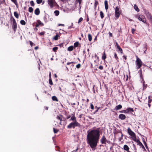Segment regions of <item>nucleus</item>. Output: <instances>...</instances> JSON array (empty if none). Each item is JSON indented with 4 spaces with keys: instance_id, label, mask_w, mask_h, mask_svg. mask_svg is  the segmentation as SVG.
<instances>
[{
    "instance_id": "c03bdc74",
    "label": "nucleus",
    "mask_w": 152,
    "mask_h": 152,
    "mask_svg": "<svg viewBox=\"0 0 152 152\" xmlns=\"http://www.w3.org/2000/svg\"><path fill=\"white\" fill-rule=\"evenodd\" d=\"M83 18L82 17H81L80 18L79 20H78V23H79L80 22H82L83 20Z\"/></svg>"
},
{
    "instance_id": "13d9d810",
    "label": "nucleus",
    "mask_w": 152,
    "mask_h": 152,
    "mask_svg": "<svg viewBox=\"0 0 152 152\" xmlns=\"http://www.w3.org/2000/svg\"><path fill=\"white\" fill-rule=\"evenodd\" d=\"M95 108H97V109L95 111V112H97L98 111V110H99V109L100 107H97V106H96L95 107Z\"/></svg>"
},
{
    "instance_id": "412c9836",
    "label": "nucleus",
    "mask_w": 152,
    "mask_h": 152,
    "mask_svg": "<svg viewBox=\"0 0 152 152\" xmlns=\"http://www.w3.org/2000/svg\"><path fill=\"white\" fill-rule=\"evenodd\" d=\"M99 3L98 2V1L97 0H95L94 7V9H96V7H97V6L98 5Z\"/></svg>"
},
{
    "instance_id": "5701e85b",
    "label": "nucleus",
    "mask_w": 152,
    "mask_h": 152,
    "mask_svg": "<svg viewBox=\"0 0 152 152\" xmlns=\"http://www.w3.org/2000/svg\"><path fill=\"white\" fill-rule=\"evenodd\" d=\"M114 56L116 60L117 61H118L119 58L116 52L114 53Z\"/></svg>"
},
{
    "instance_id": "79ce46f5",
    "label": "nucleus",
    "mask_w": 152,
    "mask_h": 152,
    "mask_svg": "<svg viewBox=\"0 0 152 152\" xmlns=\"http://www.w3.org/2000/svg\"><path fill=\"white\" fill-rule=\"evenodd\" d=\"M139 71L140 72V77L141 78H142V69H140V70H139Z\"/></svg>"
},
{
    "instance_id": "0e129e2a",
    "label": "nucleus",
    "mask_w": 152,
    "mask_h": 152,
    "mask_svg": "<svg viewBox=\"0 0 152 152\" xmlns=\"http://www.w3.org/2000/svg\"><path fill=\"white\" fill-rule=\"evenodd\" d=\"M137 144V145H140V146H141L142 145V144L140 142L138 144Z\"/></svg>"
},
{
    "instance_id": "f257e3e1",
    "label": "nucleus",
    "mask_w": 152,
    "mask_h": 152,
    "mask_svg": "<svg viewBox=\"0 0 152 152\" xmlns=\"http://www.w3.org/2000/svg\"><path fill=\"white\" fill-rule=\"evenodd\" d=\"M100 129V128H98L96 129L88 130L87 132V142L94 151L96 148L99 139Z\"/></svg>"
},
{
    "instance_id": "c756f323",
    "label": "nucleus",
    "mask_w": 152,
    "mask_h": 152,
    "mask_svg": "<svg viewBox=\"0 0 152 152\" xmlns=\"http://www.w3.org/2000/svg\"><path fill=\"white\" fill-rule=\"evenodd\" d=\"M54 13L56 16H58L59 14V11L58 10H56L54 12Z\"/></svg>"
},
{
    "instance_id": "864d4df0",
    "label": "nucleus",
    "mask_w": 152,
    "mask_h": 152,
    "mask_svg": "<svg viewBox=\"0 0 152 152\" xmlns=\"http://www.w3.org/2000/svg\"><path fill=\"white\" fill-rule=\"evenodd\" d=\"M135 30L133 28H132V32L133 34L134 33V32L135 31Z\"/></svg>"
},
{
    "instance_id": "a878e982",
    "label": "nucleus",
    "mask_w": 152,
    "mask_h": 152,
    "mask_svg": "<svg viewBox=\"0 0 152 152\" xmlns=\"http://www.w3.org/2000/svg\"><path fill=\"white\" fill-rule=\"evenodd\" d=\"M88 39L90 42H91L92 40V37L91 35L90 34H88Z\"/></svg>"
},
{
    "instance_id": "393cba45",
    "label": "nucleus",
    "mask_w": 152,
    "mask_h": 152,
    "mask_svg": "<svg viewBox=\"0 0 152 152\" xmlns=\"http://www.w3.org/2000/svg\"><path fill=\"white\" fill-rule=\"evenodd\" d=\"M79 44H79L78 42L77 41V42H75L74 44V48H75L76 47H78Z\"/></svg>"
},
{
    "instance_id": "2f4dec72",
    "label": "nucleus",
    "mask_w": 152,
    "mask_h": 152,
    "mask_svg": "<svg viewBox=\"0 0 152 152\" xmlns=\"http://www.w3.org/2000/svg\"><path fill=\"white\" fill-rule=\"evenodd\" d=\"M59 36L58 34H56V35H55L53 37V39L56 40H57L58 39V37H59Z\"/></svg>"
},
{
    "instance_id": "aec40b11",
    "label": "nucleus",
    "mask_w": 152,
    "mask_h": 152,
    "mask_svg": "<svg viewBox=\"0 0 152 152\" xmlns=\"http://www.w3.org/2000/svg\"><path fill=\"white\" fill-rule=\"evenodd\" d=\"M11 1L13 2L16 6L17 7L18 6V4L17 2V0H11Z\"/></svg>"
},
{
    "instance_id": "cd10ccee",
    "label": "nucleus",
    "mask_w": 152,
    "mask_h": 152,
    "mask_svg": "<svg viewBox=\"0 0 152 152\" xmlns=\"http://www.w3.org/2000/svg\"><path fill=\"white\" fill-rule=\"evenodd\" d=\"M128 111V113L129 112H134V110L133 108L129 107L128 108L126 109Z\"/></svg>"
},
{
    "instance_id": "0eeeda50",
    "label": "nucleus",
    "mask_w": 152,
    "mask_h": 152,
    "mask_svg": "<svg viewBox=\"0 0 152 152\" xmlns=\"http://www.w3.org/2000/svg\"><path fill=\"white\" fill-rule=\"evenodd\" d=\"M143 11L144 14L146 16L148 20H149L152 18V15L148 10H146V9H144Z\"/></svg>"
},
{
    "instance_id": "ddd939ff",
    "label": "nucleus",
    "mask_w": 152,
    "mask_h": 152,
    "mask_svg": "<svg viewBox=\"0 0 152 152\" xmlns=\"http://www.w3.org/2000/svg\"><path fill=\"white\" fill-rule=\"evenodd\" d=\"M40 13V11L39 8H36L34 10V13L36 15H38Z\"/></svg>"
},
{
    "instance_id": "338daca9",
    "label": "nucleus",
    "mask_w": 152,
    "mask_h": 152,
    "mask_svg": "<svg viewBox=\"0 0 152 152\" xmlns=\"http://www.w3.org/2000/svg\"><path fill=\"white\" fill-rule=\"evenodd\" d=\"M5 0H3L2 1H1L0 4L4 3H5Z\"/></svg>"
},
{
    "instance_id": "09e8293b",
    "label": "nucleus",
    "mask_w": 152,
    "mask_h": 152,
    "mask_svg": "<svg viewBox=\"0 0 152 152\" xmlns=\"http://www.w3.org/2000/svg\"><path fill=\"white\" fill-rule=\"evenodd\" d=\"M81 64H79L76 65V67L77 68L79 69L81 67Z\"/></svg>"
},
{
    "instance_id": "4c0bfd02",
    "label": "nucleus",
    "mask_w": 152,
    "mask_h": 152,
    "mask_svg": "<svg viewBox=\"0 0 152 152\" xmlns=\"http://www.w3.org/2000/svg\"><path fill=\"white\" fill-rule=\"evenodd\" d=\"M58 48L57 47H55L53 48V50L54 52H56Z\"/></svg>"
},
{
    "instance_id": "e2e57ef3",
    "label": "nucleus",
    "mask_w": 152,
    "mask_h": 152,
    "mask_svg": "<svg viewBox=\"0 0 152 152\" xmlns=\"http://www.w3.org/2000/svg\"><path fill=\"white\" fill-rule=\"evenodd\" d=\"M123 57L124 59L125 60H126V59H127L126 56L124 55V56H123Z\"/></svg>"
},
{
    "instance_id": "7c9ffc66",
    "label": "nucleus",
    "mask_w": 152,
    "mask_h": 152,
    "mask_svg": "<svg viewBox=\"0 0 152 152\" xmlns=\"http://www.w3.org/2000/svg\"><path fill=\"white\" fill-rule=\"evenodd\" d=\"M134 9L136 10L137 12H138L140 11V10L138 8L137 6L136 5H135L134 6Z\"/></svg>"
},
{
    "instance_id": "7ed1b4c3",
    "label": "nucleus",
    "mask_w": 152,
    "mask_h": 152,
    "mask_svg": "<svg viewBox=\"0 0 152 152\" xmlns=\"http://www.w3.org/2000/svg\"><path fill=\"white\" fill-rule=\"evenodd\" d=\"M10 20L12 22V28L13 29L14 32H15L17 28V24L15 20L12 16L11 17Z\"/></svg>"
},
{
    "instance_id": "4d7b16f0",
    "label": "nucleus",
    "mask_w": 152,
    "mask_h": 152,
    "mask_svg": "<svg viewBox=\"0 0 152 152\" xmlns=\"http://www.w3.org/2000/svg\"><path fill=\"white\" fill-rule=\"evenodd\" d=\"M109 37H111L112 36V34L110 32H109Z\"/></svg>"
},
{
    "instance_id": "37998d69",
    "label": "nucleus",
    "mask_w": 152,
    "mask_h": 152,
    "mask_svg": "<svg viewBox=\"0 0 152 152\" xmlns=\"http://www.w3.org/2000/svg\"><path fill=\"white\" fill-rule=\"evenodd\" d=\"M120 112L123 113H128V111L126 109V110H122L121 111H120Z\"/></svg>"
},
{
    "instance_id": "a19ab883",
    "label": "nucleus",
    "mask_w": 152,
    "mask_h": 152,
    "mask_svg": "<svg viewBox=\"0 0 152 152\" xmlns=\"http://www.w3.org/2000/svg\"><path fill=\"white\" fill-rule=\"evenodd\" d=\"M29 42L30 44L31 47H32L33 46H35V45L34 43H33L32 42V41H29Z\"/></svg>"
},
{
    "instance_id": "de8ad7c7",
    "label": "nucleus",
    "mask_w": 152,
    "mask_h": 152,
    "mask_svg": "<svg viewBox=\"0 0 152 152\" xmlns=\"http://www.w3.org/2000/svg\"><path fill=\"white\" fill-rule=\"evenodd\" d=\"M72 152H80V151H78V148H77L76 149L73 150Z\"/></svg>"
},
{
    "instance_id": "72a5a7b5",
    "label": "nucleus",
    "mask_w": 152,
    "mask_h": 152,
    "mask_svg": "<svg viewBox=\"0 0 152 152\" xmlns=\"http://www.w3.org/2000/svg\"><path fill=\"white\" fill-rule=\"evenodd\" d=\"M100 15L101 18L102 19H103L104 18V13L102 11H101L100 12Z\"/></svg>"
},
{
    "instance_id": "2eb2a0df",
    "label": "nucleus",
    "mask_w": 152,
    "mask_h": 152,
    "mask_svg": "<svg viewBox=\"0 0 152 152\" xmlns=\"http://www.w3.org/2000/svg\"><path fill=\"white\" fill-rule=\"evenodd\" d=\"M106 58V55L105 53V51H104L102 56V60H104V61Z\"/></svg>"
},
{
    "instance_id": "bf43d9fd",
    "label": "nucleus",
    "mask_w": 152,
    "mask_h": 152,
    "mask_svg": "<svg viewBox=\"0 0 152 152\" xmlns=\"http://www.w3.org/2000/svg\"><path fill=\"white\" fill-rule=\"evenodd\" d=\"M75 63V62H68L67 63V64L68 65H69L71 64H72V63Z\"/></svg>"
},
{
    "instance_id": "6ab92c4d",
    "label": "nucleus",
    "mask_w": 152,
    "mask_h": 152,
    "mask_svg": "<svg viewBox=\"0 0 152 152\" xmlns=\"http://www.w3.org/2000/svg\"><path fill=\"white\" fill-rule=\"evenodd\" d=\"M117 51L118 52H120L122 54L123 53V51L122 49L120 47H119L117 48Z\"/></svg>"
},
{
    "instance_id": "3c124183",
    "label": "nucleus",
    "mask_w": 152,
    "mask_h": 152,
    "mask_svg": "<svg viewBox=\"0 0 152 152\" xmlns=\"http://www.w3.org/2000/svg\"><path fill=\"white\" fill-rule=\"evenodd\" d=\"M91 109L93 110L94 109V106L92 104H91Z\"/></svg>"
},
{
    "instance_id": "39448f33",
    "label": "nucleus",
    "mask_w": 152,
    "mask_h": 152,
    "mask_svg": "<svg viewBox=\"0 0 152 152\" xmlns=\"http://www.w3.org/2000/svg\"><path fill=\"white\" fill-rule=\"evenodd\" d=\"M115 18L116 19H118L119 17L120 14L121 13L122 11L120 9V8L118 6H117L115 8Z\"/></svg>"
},
{
    "instance_id": "6e6d98bb",
    "label": "nucleus",
    "mask_w": 152,
    "mask_h": 152,
    "mask_svg": "<svg viewBox=\"0 0 152 152\" xmlns=\"http://www.w3.org/2000/svg\"><path fill=\"white\" fill-rule=\"evenodd\" d=\"M76 0V1L77 2H78L80 4H81V2L82 0Z\"/></svg>"
},
{
    "instance_id": "9b49d317",
    "label": "nucleus",
    "mask_w": 152,
    "mask_h": 152,
    "mask_svg": "<svg viewBox=\"0 0 152 152\" xmlns=\"http://www.w3.org/2000/svg\"><path fill=\"white\" fill-rule=\"evenodd\" d=\"M121 120H124L126 118V115L123 114H120L118 117Z\"/></svg>"
},
{
    "instance_id": "f03ea898",
    "label": "nucleus",
    "mask_w": 152,
    "mask_h": 152,
    "mask_svg": "<svg viewBox=\"0 0 152 152\" xmlns=\"http://www.w3.org/2000/svg\"><path fill=\"white\" fill-rule=\"evenodd\" d=\"M69 120L72 121L73 122L70 123L67 126L68 129H71L72 128L74 129L75 127H78L79 128L81 127V125L77 121L75 114H72L71 115V117Z\"/></svg>"
},
{
    "instance_id": "680f3d73",
    "label": "nucleus",
    "mask_w": 152,
    "mask_h": 152,
    "mask_svg": "<svg viewBox=\"0 0 152 152\" xmlns=\"http://www.w3.org/2000/svg\"><path fill=\"white\" fill-rule=\"evenodd\" d=\"M44 34L45 32H41L39 34L40 35H44Z\"/></svg>"
},
{
    "instance_id": "c9c22d12",
    "label": "nucleus",
    "mask_w": 152,
    "mask_h": 152,
    "mask_svg": "<svg viewBox=\"0 0 152 152\" xmlns=\"http://www.w3.org/2000/svg\"><path fill=\"white\" fill-rule=\"evenodd\" d=\"M132 139L133 140H134L135 142H136L137 140L136 135H135V136L132 137Z\"/></svg>"
},
{
    "instance_id": "a18cd8bd",
    "label": "nucleus",
    "mask_w": 152,
    "mask_h": 152,
    "mask_svg": "<svg viewBox=\"0 0 152 152\" xmlns=\"http://www.w3.org/2000/svg\"><path fill=\"white\" fill-rule=\"evenodd\" d=\"M30 3L31 5L32 6H33V7L34 6V3L33 1H31L30 2Z\"/></svg>"
},
{
    "instance_id": "49530a36",
    "label": "nucleus",
    "mask_w": 152,
    "mask_h": 152,
    "mask_svg": "<svg viewBox=\"0 0 152 152\" xmlns=\"http://www.w3.org/2000/svg\"><path fill=\"white\" fill-rule=\"evenodd\" d=\"M42 0H37V2L38 4H40L42 2Z\"/></svg>"
},
{
    "instance_id": "f8f14e48",
    "label": "nucleus",
    "mask_w": 152,
    "mask_h": 152,
    "mask_svg": "<svg viewBox=\"0 0 152 152\" xmlns=\"http://www.w3.org/2000/svg\"><path fill=\"white\" fill-rule=\"evenodd\" d=\"M104 4L105 6V9L106 10V11H107V10L108 8V4L107 1L106 0H105L104 1Z\"/></svg>"
},
{
    "instance_id": "774afa93",
    "label": "nucleus",
    "mask_w": 152,
    "mask_h": 152,
    "mask_svg": "<svg viewBox=\"0 0 152 152\" xmlns=\"http://www.w3.org/2000/svg\"><path fill=\"white\" fill-rule=\"evenodd\" d=\"M83 115V114H81L80 115H79V118H82V115Z\"/></svg>"
},
{
    "instance_id": "473e14b6",
    "label": "nucleus",
    "mask_w": 152,
    "mask_h": 152,
    "mask_svg": "<svg viewBox=\"0 0 152 152\" xmlns=\"http://www.w3.org/2000/svg\"><path fill=\"white\" fill-rule=\"evenodd\" d=\"M20 24L23 25H25L26 24V23L25 21L23 20H21L20 21Z\"/></svg>"
},
{
    "instance_id": "5fc2aeb1",
    "label": "nucleus",
    "mask_w": 152,
    "mask_h": 152,
    "mask_svg": "<svg viewBox=\"0 0 152 152\" xmlns=\"http://www.w3.org/2000/svg\"><path fill=\"white\" fill-rule=\"evenodd\" d=\"M144 145H145L146 148L147 149H148V146H147V144L146 142H144Z\"/></svg>"
},
{
    "instance_id": "ea45409f",
    "label": "nucleus",
    "mask_w": 152,
    "mask_h": 152,
    "mask_svg": "<svg viewBox=\"0 0 152 152\" xmlns=\"http://www.w3.org/2000/svg\"><path fill=\"white\" fill-rule=\"evenodd\" d=\"M49 84L50 85H53V83L52 81V80L51 78H50V79H49Z\"/></svg>"
},
{
    "instance_id": "bb28decb",
    "label": "nucleus",
    "mask_w": 152,
    "mask_h": 152,
    "mask_svg": "<svg viewBox=\"0 0 152 152\" xmlns=\"http://www.w3.org/2000/svg\"><path fill=\"white\" fill-rule=\"evenodd\" d=\"M14 15L17 18H18L19 15L16 12H14Z\"/></svg>"
},
{
    "instance_id": "052dcab7",
    "label": "nucleus",
    "mask_w": 152,
    "mask_h": 152,
    "mask_svg": "<svg viewBox=\"0 0 152 152\" xmlns=\"http://www.w3.org/2000/svg\"><path fill=\"white\" fill-rule=\"evenodd\" d=\"M141 147L142 148L144 151H146L143 145L141 146Z\"/></svg>"
},
{
    "instance_id": "4be33fe9",
    "label": "nucleus",
    "mask_w": 152,
    "mask_h": 152,
    "mask_svg": "<svg viewBox=\"0 0 152 152\" xmlns=\"http://www.w3.org/2000/svg\"><path fill=\"white\" fill-rule=\"evenodd\" d=\"M53 100L55 101L56 102H58V99L57 97L55 96H53L52 97Z\"/></svg>"
},
{
    "instance_id": "1a4fd4ad",
    "label": "nucleus",
    "mask_w": 152,
    "mask_h": 152,
    "mask_svg": "<svg viewBox=\"0 0 152 152\" xmlns=\"http://www.w3.org/2000/svg\"><path fill=\"white\" fill-rule=\"evenodd\" d=\"M127 132L132 137L135 136L136 135L135 133L129 128H128Z\"/></svg>"
},
{
    "instance_id": "603ef678",
    "label": "nucleus",
    "mask_w": 152,
    "mask_h": 152,
    "mask_svg": "<svg viewBox=\"0 0 152 152\" xmlns=\"http://www.w3.org/2000/svg\"><path fill=\"white\" fill-rule=\"evenodd\" d=\"M119 133H121V139H120L119 140H120V141H121V138H122V137H123V134L122 133V132H121V131H120L119 132Z\"/></svg>"
},
{
    "instance_id": "f704fd0d",
    "label": "nucleus",
    "mask_w": 152,
    "mask_h": 152,
    "mask_svg": "<svg viewBox=\"0 0 152 152\" xmlns=\"http://www.w3.org/2000/svg\"><path fill=\"white\" fill-rule=\"evenodd\" d=\"M33 8L31 7H29V8H28V11L30 12H33Z\"/></svg>"
},
{
    "instance_id": "423d86ee",
    "label": "nucleus",
    "mask_w": 152,
    "mask_h": 152,
    "mask_svg": "<svg viewBox=\"0 0 152 152\" xmlns=\"http://www.w3.org/2000/svg\"><path fill=\"white\" fill-rule=\"evenodd\" d=\"M136 57L137 58L136 60V63L137 67V69H140L142 65V61L141 59L139 58L137 56H136Z\"/></svg>"
},
{
    "instance_id": "58836bf2",
    "label": "nucleus",
    "mask_w": 152,
    "mask_h": 152,
    "mask_svg": "<svg viewBox=\"0 0 152 152\" xmlns=\"http://www.w3.org/2000/svg\"><path fill=\"white\" fill-rule=\"evenodd\" d=\"M53 130L54 133H56L58 131V130L57 129H55V128H53Z\"/></svg>"
},
{
    "instance_id": "c85d7f7f",
    "label": "nucleus",
    "mask_w": 152,
    "mask_h": 152,
    "mask_svg": "<svg viewBox=\"0 0 152 152\" xmlns=\"http://www.w3.org/2000/svg\"><path fill=\"white\" fill-rule=\"evenodd\" d=\"M152 96H149L148 97V102L149 103H151L152 102V99H151Z\"/></svg>"
},
{
    "instance_id": "69168bd1",
    "label": "nucleus",
    "mask_w": 152,
    "mask_h": 152,
    "mask_svg": "<svg viewBox=\"0 0 152 152\" xmlns=\"http://www.w3.org/2000/svg\"><path fill=\"white\" fill-rule=\"evenodd\" d=\"M149 20L150 22L151 23V25L152 26V18H151Z\"/></svg>"
},
{
    "instance_id": "9d476101",
    "label": "nucleus",
    "mask_w": 152,
    "mask_h": 152,
    "mask_svg": "<svg viewBox=\"0 0 152 152\" xmlns=\"http://www.w3.org/2000/svg\"><path fill=\"white\" fill-rule=\"evenodd\" d=\"M48 2L51 8H53V0H48Z\"/></svg>"
},
{
    "instance_id": "8fccbe9b",
    "label": "nucleus",
    "mask_w": 152,
    "mask_h": 152,
    "mask_svg": "<svg viewBox=\"0 0 152 152\" xmlns=\"http://www.w3.org/2000/svg\"><path fill=\"white\" fill-rule=\"evenodd\" d=\"M99 68L100 70H102L103 69V67L102 65L99 66Z\"/></svg>"
},
{
    "instance_id": "20e7f679",
    "label": "nucleus",
    "mask_w": 152,
    "mask_h": 152,
    "mask_svg": "<svg viewBox=\"0 0 152 152\" xmlns=\"http://www.w3.org/2000/svg\"><path fill=\"white\" fill-rule=\"evenodd\" d=\"M138 20L146 24L148 26H149V24L147 22V20L145 16L142 15H140L139 16L137 17Z\"/></svg>"
},
{
    "instance_id": "dca6fc26",
    "label": "nucleus",
    "mask_w": 152,
    "mask_h": 152,
    "mask_svg": "<svg viewBox=\"0 0 152 152\" xmlns=\"http://www.w3.org/2000/svg\"><path fill=\"white\" fill-rule=\"evenodd\" d=\"M122 108V106L121 104H119L117 105L115 107V109L116 110H119L121 109Z\"/></svg>"
},
{
    "instance_id": "6e6552de",
    "label": "nucleus",
    "mask_w": 152,
    "mask_h": 152,
    "mask_svg": "<svg viewBox=\"0 0 152 152\" xmlns=\"http://www.w3.org/2000/svg\"><path fill=\"white\" fill-rule=\"evenodd\" d=\"M100 142L102 144H106L107 142L109 143V142L107 140V139L104 135H103L101 139H100Z\"/></svg>"
},
{
    "instance_id": "b1692460",
    "label": "nucleus",
    "mask_w": 152,
    "mask_h": 152,
    "mask_svg": "<svg viewBox=\"0 0 152 152\" xmlns=\"http://www.w3.org/2000/svg\"><path fill=\"white\" fill-rule=\"evenodd\" d=\"M74 47L73 46H71L68 48V50L69 51H72L73 50Z\"/></svg>"
},
{
    "instance_id": "e433bc0d",
    "label": "nucleus",
    "mask_w": 152,
    "mask_h": 152,
    "mask_svg": "<svg viewBox=\"0 0 152 152\" xmlns=\"http://www.w3.org/2000/svg\"><path fill=\"white\" fill-rule=\"evenodd\" d=\"M32 25L33 26H35L36 27H37L39 26L37 23L35 22L33 23Z\"/></svg>"
},
{
    "instance_id": "f3484780",
    "label": "nucleus",
    "mask_w": 152,
    "mask_h": 152,
    "mask_svg": "<svg viewBox=\"0 0 152 152\" xmlns=\"http://www.w3.org/2000/svg\"><path fill=\"white\" fill-rule=\"evenodd\" d=\"M62 117L63 116L62 115H60L59 116H57L56 118L57 119L59 120L60 121H62L63 120Z\"/></svg>"
},
{
    "instance_id": "4468645a",
    "label": "nucleus",
    "mask_w": 152,
    "mask_h": 152,
    "mask_svg": "<svg viewBox=\"0 0 152 152\" xmlns=\"http://www.w3.org/2000/svg\"><path fill=\"white\" fill-rule=\"evenodd\" d=\"M123 148L124 150L126 151H129V148L127 145H125L124 146Z\"/></svg>"
},
{
    "instance_id": "a211bd4d",
    "label": "nucleus",
    "mask_w": 152,
    "mask_h": 152,
    "mask_svg": "<svg viewBox=\"0 0 152 152\" xmlns=\"http://www.w3.org/2000/svg\"><path fill=\"white\" fill-rule=\"evenodd\" d=\"M37 24L39 26L41 25L42 26H43L44 25L43 23L41 22V21L39 20H37Z\"/></svg>"
}]
</instances>
